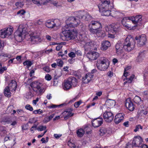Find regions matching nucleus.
<instances>
[{"label": "nucleus", "mask_w": 148, "mask_h": 148, "mask_svg": "<svg viewBox=\"0 0 148 148\" xmlns=\"http://www.w3.org/2000/svg\"><path fill=\"white\" fill-rule=\"evenodd\" d=\"M59 22L58 20H55L53 21L50 20L48 21L45 23L46 27L49 28H53L55 26H58L59 25V24L57 23V21Z\"/></svg>", "instance_id": "obj_14"}, {"label": "nucleus", "mask_w": 148, "mask_h": 148, "mask_svg": "<svg viewBox=\"0 0 148 148\" xmlns=\"http://www.w3.org/2000/svg\"><path fill=\"white\" fill-rule=\"evenodd\" d=\"M66 24L62 28V33L65 40L75 38L77 36V31L75 27L82 25L79 19L75 17L70 16L66 20Z\"/></svg>", "instance_id": "obj_1"}, {"label": "nucleus", "mask_w": 148, "mask_h": 148, "mask_svg": "<svg viewBox=\"0 0 148 148\" xmlns=\"http://www.w3.org/2000/svg\"><path fill=\"white\" fill-rule=\"evenodd\" d=\"M114 115L110 112H106L103 114V118L107 122H110L113 120Z\"/></svg>", "instance_id": "obj_10"}, {"label": "nucleus", "mask_w": 148, "mask_h": 148, "mask_svg": "<svg viewBox=\"0 0 148 148\" xmlns=\"http://www.w3.org/2000/svg\"><path fill=\"white\" fill-rule=\"evenodd\" d=\"M90 32L92 34L99 33L101 31L100 28L102 27L101 23L98 21H92L88 25Z\"/></svg>", "instance_id": "obj_3"}, {"label": "nucleus", "mask_w": 148, "mask_h": 148, "mask_svg": "<svg viewBox=\"0 0 148 148\" xmlns=\"http://www.w3.org/2000/svg\"><path fill=\"white\" fill-rule=\"evenodd\" d=\"M128 69L127 68H125L124 70V72L123 74V75L126 77L127 76H128V75H129V73L128 72H126V71H127L128 70Z\"/></svg>", "instance_id": "obj_51"}, {"label": "nucleus", "mask_w": 148, "mask_h": 148, "mask_svg": "<svg viewBox=\"0 0 148 148\" xmlns=\"http://www.w3.org/2000/svg\"><path fill=\"white\" fill-rule=\"evenodd\" d=\"M13 31V28L12 26L5 28L0 31V36L3 38L8 37L12 34Z\"/></svg>", "instance_id": "obj_7"}, {"label": "nucleus", "mask_w": 148, "mask_h": 148, "mask_svg": "<svg viewBox=\"0 0 148 148\" xmlns=\"http://www.w3.org/2000/svg\"><path fill=\"white\" fill-rule=\"evenodd\" d=\"M140 147L141 148H148V146L147 145L143 144L141 145Z\"/></svg>", "instance_id": "obj_63"}, {"label": "nucleus", "mask_w": 148, "mask_h": 148, "mask_svg": "<svg viewBox=\"0 0 148 148\" xmlns=\"http://www.w3.org/2000/svg\"><path fill=\"white\" fill-rule=\"evenodd\" d=\"M1 122L6 123L8 124H10L12 122V121L9 118L5 117L3 118Z\"/></svg>", "instance_id": "obj_36"}, {"label": "nucleus", "mask_w": 148, "mask_h": 148, "mask_svg": "<svg viewBox=\"0 0 148 148\" xmlns=\"http://www.w3.org/2000/svg\"><path fill=\"white\" fill-rule=\"evenodd\" d=\"M110 42L108 40H105L102 42L101 45V49L102 50H106L110 46Z\"/></svg>", "instance_id": "obj_21"}, {"label": "nucleus", "mask_w": 148, "mask_h": 148, "mask_svg": "<svg viewBox=\"0 0 148 148\" xmlns=\"http://www.w3.org/2000/svg\"><path fill=\"white\" fill-rule=\"evenodd\" d=\"M99 134L101 136H102L105 134L107 132L106 128L104 127H101L99 130Z\"/></svg>", "instance_id": "obj_35"}, {"label": "nucleus", "mask_w": 148, "mask_h": 148, "mask_svg": "<svg viewBox=\"0 0 148 148\" xmlns=\"http://www.w3.org/2000/svg\"><path fill=\"white\" fill-rule=\"evenodd\" d=\"M142 16L140 15H138L135 17H132L130 18L132 22L135 24H137L138 23H140L142 20Z\"/></svg>", "instance_id": "obj_23"}, {"label": "nucleus", "mask_w": 148, "mask_h": 148, "mask_svg": "<svg viewBox=\"0 0 148 148\" xmlns=\"http://www.w3.org/2000/svg\"><path fill=\"white\" fill-rule=\"evenodd\" d=\"M87 57L92 60H96L99 57V53L96 51H92L88 52L86 55Z\"/></svg>", "instance_id": "obj_12"}, {"label": "nucleus", "mask_w": 148, "mask_h": 148, "mask_svg": "<svg viewBox=\"0 0 148 148\" xmlns=\"http://www.w3.org/2000/svg\"><path fill=\"white\" fill-rule=\"evenodd\" d=\"M109 65V64L97 63V67L100 71H104L108 68Z\"/></svg>", "instance_id": "obj_19"}, {"label": "nucleus", "mask_w": 148, "mask_h": 148, "mask_svg": "<svg viewBox=\"0 0 148 148\" xmlns=\"http://www.w3.org/2000/svg\"><path fill=\"white\" fill-rule=\"evenodd\" d=\"M38 101V98H37L36 100H34L33 101V103L35 105H36L37 103V102Z\"/></svg>", "instance_id": "obj_61"}, {"label": "nucleus", "mask_w": 148, "mask_h": 148, "mask_svg": "<svg viewBox=\"0 0 148 148\" xmlns=\"http://www.w3.org/2000/svg\"><path fill=\"white\" fill-rule=\"evenodd\" d=\"M135 128H136L134 130V132H136L139 131V129L142 130L143 127L140 125H138L136 126Z\"/></svg>", "instance_id": "obj_45"}, {"label": "nucleus", "mask_w": 148, "mask_h": 148, "mask_svg": "<svg viewBox=\"0 0 148 148\" xmlns=\"http://www.w3.org/2000/svg\"><path fill=\"white\" fill-rule=\"evenodd\" d=\"M106 104L108 106L112 107L115 106L116 103L114 100L108 99L106 100Z\"/></svg>", "instance_id": "obj_30"}, {"label": "nucleus", "mask_w": 148, "mask_h": 148, "mask_svg": "<svg viewBox=\"0 0 148 148\" xmlns=\"http://www.w3.org/2000/svg\"><path fill=\"white\" fill-rule=\"evenodd\" d=\"M46 128V126H40L38 127L37 130L39 131H42L44 130H45Z\"/></svg>", "instance_id": "obj_47"}, {"label": "nucleus", "mask_w": 148, "mask_h": 148, "mask_svg": "<svg viewBox=\"0 0 148 148\" xmlns=\"http://www.w3.org/2000/svg\"><path fill=\"white\" fill-rule=\"evenodd\" d=\"M61 136V135L58 134H55L54 135V136L57 139L59 138Z\"/></svg>", "instance_id": "obj_60"}, {"label": "nucleus", "mask_w": 148, "mask_h": 148, "mask_svg": "<svg viewBox=\"0 0 148 148\" xmlns=\"http://www.w3.org/2000/svg\"><path fill=\"white\" fill-rule=\"evenodd\" d=\"M15 5L18 8H21L23 6L24 4L23 2L18 1L16 2Z\"/></svg>", "instance_id": "obj_40"}, {"label": "nucleus", "mask_w": 148, "mask_h": 148, "mask_svg": "<svg viewBox=\"0 0 148 148\" xmlns=\"http://www.w3.org/2000/svg\"><path fill=\"white\" fill-rule=\"evenodd\" d=\"M86 13L84 11H79L77 12V16L75 17L79 19L84 18L86 20L88 21L89 20H90L92 17L91 16L88 15L85 16Z\"/></svg>", "instance_id": "obj_9"}, {"label": "nucleus", "mask_w": 148, "mask_h": 148, "mask_svg": "<svg viewBox=\"0 0 148 148\" xmlns=\"http://www.w3.org/2000/svg\"><path fill=\"white\" fill-rule=\"evenodd\" d=\"M23 64L24 66L26 65L27 67H29L31 66L33 63L31 61H26L23 62Z\"/></svg>", "instance_id": "obj_41"}, {"label": "nucleus", "mask_w": 148, "mask_h": 148, "mask_svg": "<svg viewBox=\"0 0 148 148\" xmlns=\"http://www.w3.org/2000/svg\"><path fill=\"white\" fill-rule=\"evenodd\" d=\"M133 100L135 103H138L140 102L141 99L139 97L136 96L134 98Z\"/></svg>", "instance_id": "obj_37"}, {"label": "nucleus", "mask_w": 148, "mask_h": 148, "mask_svg": "<svg viewBox=\"0 0 148 148\" xmlns=\"http://www.w3.org/2000/svg\"><path fill=\"white\" fill-rule=\"evenodd\" d=\"M124 117H121V119L115 118L114 121L116 124H118L122 121Z\"/></svg>", "instance_id": "obj_44"}, {"label": "nucleus", "mask_w": 148, "mask_h": 148, "mask_svg": "<svg viewBox=\"0 0 148 148\" xmlns=\"http://www.w3.org/2000/svg\"><path fill=\"white\" fill-rule=\"evenodd\" d=\"M25 108L28 110H29L30 111H33V109L32 107L29 104H27L25 106Z\"/></svg>", "instance_id": "obj_48"}, {"label": "nucleus", "mask_w": 148, "mask_h": 148, "mask_svg": "<svg viewBox=\"0 0 148 148\" xmlns=\"http://www.w3.org/2000/svg\"><path fill=\"white\" fill-rule=\"evenodd\" d=\"M135 42L131 36H128L125 39L123 44V47L127 51L129 52L135 47Z\"/></svg>", "instance_id": "obj_2"}, {"label": "nucleus", "mask_w": 148, "mask_h": 148, "mask_svg": "<svg viewBox=\"0 0 148 148\" xmlns=\"http://www.w3.org/2000/svg\"><path fill=\"white\" fill-rule=\"evenodd\" d=\"M45 78L47 80L49 81L51 79V77L50 75L48 74L46 75L45 76Z\"/></svg>", "instance_id": "obj_54"}, {"label": "nucleus", "mask_w": 148, "mask_h": 148, "mask_svg": "<svg viewBox=\"0 0 148 148\" xmlns=\"http://www.w3.org/2000/svg\"><path fill=\"white\" fill-rule=\"evenodd\" d=\"M95 42L93 41L89 40L86 42L84 46V48L86 50H89L91 49H95Z\"/></svg>", "instance_id": "obj_13"}, {"label": "nucleus", "mask_w": 148, "mask_h": 148, "mask_svg": "<svg viewBox=\"0 0 148 148\" xmlns=\"http://www.w3.org/2000/svg\"><path fill=\"white\" fill-rule=\"evenodd\" d=\"M65 112L66 113H68L67 114H66V115L68 116L69 117L72 116L74 114V113H72L70 112H68V111H66Z\"/></svg>", "instance_id": "obj_56"}, {"label": "nucleus", "mask_w": 148, "mask_h": 148, "mask_svg": "<svg viewBox=\"0 0 148 148\" xmlns=\"http://www.w3.org/2000/svg\"><path fill=\"white\" fill-rule=\"evenodd\" d=\"M27 1H32L33 3L38 6H40L42 4H44L45 2L44 0H27Z\"/></svg>", "instance_id": "obj_27"}, {"label": "nucleus", "mask_w": 148, "mask_h": 148, "mask_svg": "<svg viewBox=\"0 0 148 148\" xmlns=\"http://www.w3.org/2000/svg\"><path fill=\"white\" fill-rule=\"evenodd\" d=\"M135 75H131V76L129 78H127L126 79L127 80V83H131Z\"/></svg>", "instance_id": "obj_43"}, {"label": "nucleus", "mask_w": 148, "mask_h": 148, "mask_svg": "<svg viewBox=\"0 0 148 148\" xmlns=\"http://www.w3.org/2000/svg\"><path fill=\"white\" fill-rule=\"evenodd\" d=\"M49 121V119H48L47 117H45L43 120L44 122L45 123H47Z\"/></svg>", "instance_id": "obj_59"}, {"label": "nucleus", "mask_w": 148, "mask_h": 148, "mask_svg": "<svg viewBox=\"0 0 148 148\" xmlns=\"http://www.w3.org/2000/svg\"><path fill=\"white\" fill-rule=\"evenodd\" d=\"M103 120L101 118L95 119L92 121V126L95 127L100 126L103 123Z\"/></svg>", "instance_id": "obj_15"}, {"label": "nucleus", "mask_w": 148, "mask_h": 148, "mask_svg": "<svg viewBox=\"0 0 148 148\" xmlns=\"http://www.w3.org/2000/svg\"><path fill=\"white\" fill-rule=\"evenodd\" d=\"M57 65L60 66L62 67L63 66L64 62L61 59H58L56 60Z\"/></svg>", "instance_id": "obj_39"}, {"label": "nucleus", "mask_w": 148, "mask_h": 148, "mask_svg": "<svg viewBox=\"0 0 148 148\" xmlns=\"http://www.w3.org/2000/svg\"><path fill=\"white\" fill-rule=\"evenodd\" d=\"M69 81L70 82L72 86L73 87H76L77 85V79L74 77H71L68 78Z\"/></svg>", "instance_id": "obj_24"}, {"label": "nucleus", "mask_w": 148, "mask_h": 148, "mask_svg": "<svg viewBox=\"0 0 148 148\" xmlns=\"http://www.w3.org/2000/svg\"><path fill=\"white\" fill-rule=\"evenodd\" d=\"M147 111L142 110L140 112V114H141V116H144V115H145L147 114Z\"/></svg>", "instance_id": "obj_50"}, {"label": "nucleus", "mask_w": 148, "mask_h": 148, "mask_svg": "<svg viewBox=\"0 0 148 148\" xmlns=\"http://www.w3.org/2000/svg\"><path fill=\"white\" fill-rule=\"evenodd\" d=\"M77 136L79 137H82L85 133V131L82 128H80L77 130L76 132Z\"/></svg>", "instance_id": "obj_31"}, {"label": "nucleus", "mask_w": 148, "mask_h": 148, "mask_svg": "<svg viewBox=\"0 0 148 148\" xmlns=\"http://www.w3.org/2000/svg\"><path fill=\"white\" fill-rule=\"evenodd\" d=\"M62 86L63 89L65 90H69L72 87L70 82H69L68 79L64 80Z\"/></svg>", "instance_id": "obj_22"}, {"label": "nucleus", "mask_w": 148, "mask_h": 148, "mask_svg": "<svg viewBox=\"0 0 148 148\" xmlns=\"http://www.w3.org/2000/svg\"><path fill=\"white\" fill-rule=\"evenodd\" d=\"M26 25H19L16 31L14 33V37L16 38H18L19 40H22L23 36H24L25 34L27 32Z\"/></svg>", "instance_id": "obj_4"}, {"label": "nucleus", "mask_w": 148, "mask_h": 148, "mask_svg": "<svg viewBox=\"0 0 148 148\" xmlns=\"http://www.w3.org/2000/svg\"><path fill=\"white\" fill-rule=\"evenodd\" d=\"M39 40V36L38 35H35L34 34L33 35L30 36L29 40L32 44L38 42Z\"/></svg>", "instance_id": "obj_26"}, {"label": "nucleus", "mask_w": 148, "mask_h": 148, "mask_svg": "<svg viewBox=\"0 0 148 148\" xmlns=\"http://www.w3.org/2000/svg\"><path fill=\"white\" fill-rule=\"evenodd\" d=\"M144 53L143 52L139 53L138 56L137 57L136 59V62H140L143 60V57Z\"/></svg>", "instance_id": "obj_33"}, {"label": "nucleus", "mask_w": 148, "mask_h": 148, "mask_svg": "<svg viewBox=\"0 0 148 148\" xmlns=\"http://www.w3.org/2000/svg\"><path fill=\"white\" fill-rule=\"evenodd\" d=\"M137 41V45L138 47H141L145 45L147 40V38L145 34H142L135 38Z\"/></svg>", "instance_id": "obj_8"}, {"label": "nucleus", "mask_w": 148, "mask_h": 148, "mask_svg": "<svg viewBox=\"0 0 148 148\" xmlns=\"http://www.w3.org/2000/svg\"><path fill=\"white\" fill-rule=\"evenodd\" d=\"M110 3H106L103 5H98L99 12L102 15L106 16L111 15V11L109 10V7Z\"/></svg>", "instance_id": "obj_5"}, {"label": "nucleus", "mask_w": 148, "mask_h": 148, "mask_svg": "<svg viewBox=\"0 0 148 148\" xmlns=\"http://www.w3.org/2000/svg\"><path fill=\"white\" fill-rule=\"evenodd\" d=\"M10 123L11 125L14 126L16 125L17 123V121H12V122Z\"/></svg>", "instance_id": "obj_58"}, {"label": "nucleus", "mask_w": 148, "mask_h": 148, "mask_svg": "<svg viewBox=\"0 0 148 148\" xmlns=\"http://www.w3.org/2000/svg\"><path fill=\"white\" fill-rule=\"evenodd\" d=\"M25 11L24 10H22L18 11L17 14H21L22 15H23L25 13Z\"/></svg>", "instance_id": "obj_53"}, {"label": "nucleus", "mask_w": 148, "mask_h": 148, "mask_svg": "<svg viewBox=\"0 0 148 148\" xmlns=\"http://www.w3.org/2000/svg\"><path fill=\"white\" fill-rule=\"evenodd\" d=\"M82 102L81 100L76 102L74 103V106L75 108H77Z\"/></svg>", "instance_id": "obj_49"}, {"label": "nucleus", "mask_w": 148, "mask_h": 148, "mask_svg": "<svg viewBox=\"0 0 148 148\" xmlns=\"http://www.w3.org/2000/svg\"><path fill=\"white\" fill-rule=\"evenodd\" d=\"M11 90L8 87H6L4 89V95L8 97H10L11 96Z\"/></svg>", "instance_id": "obj_32"}, {"label": "nucleus", "mask_w": 148, "mask_h": 148, "mask_svg": "<svg viewBox=\"0 0 148 148\" xmlns=\"http://www.w3.org/2000/svg\"><path fill=\"white\" fill-rule=\"evenodd\" d=\"M66 105H67L66 103H63L62 104H60L59 105H56L53 104L51 106H49L48 107L49 108H56L57 107H62L64 106H66Z\"/></svg>", "instance_id": "obj_34"}, {"label": "nucleus", "mask_w": 148, "mask_h": 148, "mask_svg": "<svg viewBox=\"0 0 148 148\" xmlns=\"http://www.w3.org/2000/svg\"><path fill=\"white\" fill-rule=\"evenodd\" d=\"M62 47V46L61 45H58L56 47V49L57 51H59Z\"/></svg>", "instance_id": "obj_64"}, {"label": "nucleus", "mask_w": 148, "mask_h": 148, "mask_svg": "<svg viewBox=\"0 0 148 148\" xmlns=\"http://www.w3.org/2000/svg\"><path fill=\"white\" fill-rule=\"evenodd\" d=\"M123 125L124 126L126 127H128L129 126V121H127L123 123Z\"/></svg>", "instance_id": "obj_62"}, {"label": "nucleus", "mask_w": 148, "mask_h": 148, "mask_svg": "<svg viewBox=\"0 0 148 148\" xmlns=\"http://www.w3.org/2000/svg\"><path fill=\"white\" fill-rule=\"evenodd\" d=\"M124 114L123 113H120L115 116V118L121 119V117H124Z\"/></svg>", "instance_id": "obj_46"}, {"label": "nucleus", "mask_w": 148, "mask_h": 148, "mask_svg": "<svg viewBox=\"0 0 148 148\" xmlns=\"http://www.w3.org/2000/svg\"><path fill=\"white\" fill-rule=\"evenodd\" d=\"M120 26L119 23H113L110 25L109 28L111 30L116 33L118 32L120 30Z\"/></svg>", "instance_id": "obj_16"}, {"label": "nucleus", "mask_w": 148, "mask_h": 148, "mask_svg": "<svg viewBox=\"0 0 148 148\" xmlns=\"http://www.w3.org/2000/svg\"><path fill=\"white\" fill-rule=\"evenodd\" d=\"M43 21L42 19H40L34 22V24L36 26L41 25L43 24Z\"/></svg>", "instance_id": "obj_38"}, {"label": "nucleus", "mask_w": 148, "mask_h": 148, "mask_svg": "<svg viewBox=\"0 0 148 148\" xmlns=\"http://www.w3.org/2000/svg\"><path fill=\"white\" fill-rule=\"evenodd\" d=\"M30 86L33 90L36 92H39L40 93H43L45 90L42 86V84L39 82L35 81L33 82Z\"/></svg>", "instance_id": "obj_6"}, {"label": "nucleus", "mask_w": 148, "mask_h": 148, "mask_svg": "<svg viewBox=\"0 0 148 148\" xmlns=\"http://www.w3.org/2000/svg\"><path fill=\"white\" fill-rule=\"evenodd\" d=\"M100 2L98 5H103L106 3H110V0H100Z\"/></svg>", "instance_id": "obj_42"}, {"label": "nucleus", "mask_w": 148, "mask_h": 148, "mask_svg": "<svg viewBox=\"0 0 148 148\" xmlns=\"http://www.w3.org/2000/svg\"><path fill=\"white\" fill-rule=\"evenodd\" d=\"M131 20L130 17H125L122 20V23L123 25L125 27L127 28L129 27V25L127 23L129 21Z\"/></svg>", "instance_id": "obj_29"}, {"label": "nucleus", "mask_w": 148, "mask_h": 148, "mask_svg": "<svg viewBox=\"0 0 148 148\" xmlns=\"http://www.w3.org/2000/svg\"><path fill=\"white\" fill-rule=\"evenodd\" d=\"M43 69L47 72H49L50 71V70L48 66H46L43 68Z\"/></svg>", "instance_id": "obj_55"}, {"label": "nucleus", "mask_w": 148, "mask_h": 148, "mask_svg": "<svg viewBox=\"0 0 148 148\" xmlns=\"http://www.w3.org/2000/svg\"><path fill=\"white\" fill-rule=\"evenodd\" d=\"M75 54L78 56H81L82 55V53L80 51H77L75 52Z\"/></svg>", "instance_id": "obj_57"}, {"label": "nucleus", "mask_w": 148, "mask_h": 148, "mask_svg": "<svg viewBox=\"0 0 148 148\" xmlns=\"http://www.w3.org/2000/svg\"><path fill=\"white\" fill-rule=\"evenodd\" d=\"M123 44L120 42L118 43L116 45V53L118 54H121L122 53V49Z\"/></svg>", "instance_id": "obj_25"}, {"label": "nucleus", "mask_w": 148, "mask_h": 148, "mask_svg": "<svg viewBox=\"0 0 148 148\" xmlns=\"http://www.w3.org/2000/svg\"><path fill=\"white\" fill-rule=\"evenodd\" d=\"M93 77V75H92L90 73H88L82 78V80L84 83H87L92 80Z\"/></svg>", "instance_id": "obj_20"}, {"label": "nucleus", "mask_w": 148, "mask_h": 148, "mask_svg": "<svg viewBox=\"0 0 148 148\" xmlns=\"http://www.w3.org/2000/svg\"><path fill=\"white\" fill-rule=\"evenodd\" d=\"M97 63L109 64V62L106 58L101 57L98 60Z\"/></svg>", "instance_id": "obj_28"}, {"label": "nucleus", "mask_w": 148, "mask_h": 148, "mask_svg": "<svg viewBox=\"0 0 148 148\" xmlns=\"http://www.w3.org/2000/svg\"><path fill=\"white\" fill-rule=\"evenodd\" d=\"M17 85L16 82L14 80H12L11 82L7 86L10 89L12 92L16 90Z\"/></svg>", "instance_id": "obj_18"}, {"label": "nucleus", "mask_w": 148, "mask_h": 148, "mask_svg": "<svg viewBox=\"0 0 148 148\" xmlns=\"http://www.w3.org/2000/svg\"><path fill=\"white\" fill-rule=\"evenodd\" d=\"M142 142V138L140 136H137L134 138L132 142V145L133 146L139 147H140Z\"/></svg>", "instance_id": "obj_11"}, {"label": "nucleus", "mask_w": 148, "mask_h": 148, "mask_svg": "<svg viewBox=\"0 0 148 148\" xmlns=\"http://www.w3.org/2000/svg\"><path fill=\"white\" fill-rule=\"evenodd\" d=\"M125 106L130 111L134 110V107L132 102L130 99H127L125 103Z\"/></svg>", "instance_id": "obj_17"}, {"label": "nucleus", "mask_w": 148, "mask_h": 148, "mask_svg": "<svg viewBox=\"0 0 148 148\" xmlns=\"http://www.w3.org/2000/svg\"><path fill=\"white\" fill-rule=\"evenodd\" d=\"M69 56L72 58H74L75 57V54L73 52H71L68 54Z\"/></svg>", "instance_id": "obj_52"}]
</instances>
